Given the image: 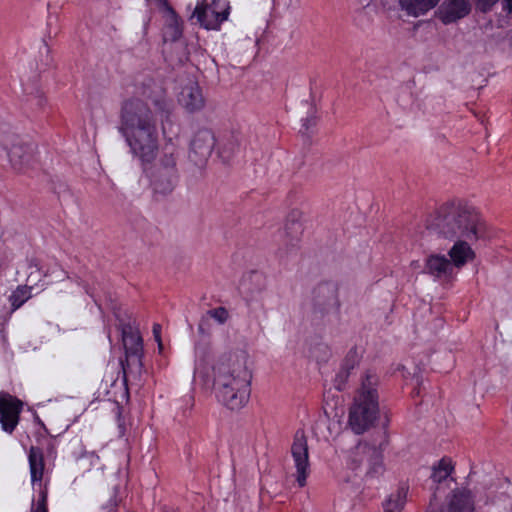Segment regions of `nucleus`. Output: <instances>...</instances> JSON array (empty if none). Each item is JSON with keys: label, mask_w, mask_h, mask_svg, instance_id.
I'll use <instances>...</instances> for the list:
<instances>
[{"label": "nucleus", "mask_w": 512, "mask_h": 512, "mask_svg": "<svg viewBox=\"0 0 512 512\" xmlns=\"http://www.w3.org/2000/svg\"><path fill=\"white\" fill-rule=\"evenodd\" d=\"M146 101H150L158 112L166 116L172 109L166 90L154 80L143 82L135 96L123 101L118 130L131 154L142 164L151 163L159 147L157 119Z\"/></svg>", "instance_id": "f257e3e1"}, {"label": "nucleus", "mask_w": 512, "mask_h": 512, "mask_svg": "<svg viewBox=\"0 0 512 512\" xmlns=\"http://www.w3.org/2000/svg\"><path fill=\"white\" fill-rule=\"evenodd\" d=\"M427 228L439 237L453 242L448 256L456 269H461L476 258L472 245L487 240L493 233L473 207L461 200L443 204L427 221Z\"/></svg>", "instance_id": "f03ea898"}, {"label": "nucleus", "mask_w": 512, "mask_h": 512, "mask_svg": "<svg viewBox=\"0 0 512 512\" xmlns=\"http://www.w3.org/2000/svg\"><path fill=\"white\" fill-rule=\"evenodd\" d=\"M512 512V483L506 478L483 476L456 485L441 505L431 502L427 512Z\"/></svg>", "instance_id": "7ed1b4c3"}, {"label": "nucleus", "mask_w": 512, "mask_h": 512, "mask_svg": "<svg viewBox=\"0 0 512 512\" xmlns=\"http://www.w3.org/2000/svg\"><path fill=\"white\" fill-rule=\"evenodd\" d=\"M247 361V353L238 351L221 357L214 366L216 396L231 410L241 409L250 398L252 373Z\"/></svg>", "instance_id": "20e7f679"}, {"label": "nucleus", "mask_w": 512, "mask_h": 512, "mask_svg": "<svg viewBox=\"0 0 512 512\" xmlns=\"http://www.w3.org/2000/svg\"><path fill=\"white\" fill-rule=\"evenodd\" d=\"M377 385V375L367 372L349 411L348 423L355 434L364 433L378 417Z\"/></svg>", "instance_id": "39448f33"}, {"label": "nucleus", "mask_w": 512, "mask_h": 512, "mask_svg": "<svg viewBox=\"0 0 512 512\" xmlns=\"http://www.w3.org/2000/svg\"><path fill=\"white\" fill-rule=\"evenodd\" d=\"M122 342L125 349V360L120 361L123 377L126 380L131 374H140L142 369L143 342L138 330L130 321L119 318Z\"/></svg>", "instance_id": "423d86ee"}, {"label": "nucleus", "mask_w": 512, "mask_h": 512, "mask_svg": "<svg viewBox=\"0 0 512 512\" xmlns=\"http://www.w3.org/2000/svg\"><path fill=\"white\" fill-rule=\"evenodd\" d=\"M383 446L381 443L378 448L375 446H371L366 442L358 443L353 449L350 450L347 457V466L353 470L357 471L360 468V464L356 463V457L358 456H367L368 469L367 474L371 476H376L384 471V463H383Z\"/></svg>", "instance_id": "0eeeda50"}, {"label": "nucleus", "mask_w": 512, "mask_h": 512, "mask_svg": "<svg viewBox=\"0 0 512 512\" xmlns=\"http://www.w3.org/2000/svg\"><path fill=\"white\" fill-rule=\"evenodd\" d=\"M290 452L293 459L296 482L299 487H304L311 472L308 443L304 432H296Z\"/></svg>", "instance_id": "6e6552de"}, {"label": "nucleus", "mask_w": 512, "mask_h": 512, "mask_svg": "<svg viewBox=\"0 0 512 512\" xmlns=\"http://www.w3.org/2000/svg\"><path fill=\"white\" fill-rule=\"evenodd\" d=\"M193 16L205 29L217 30L228 19L229 7L221 1H213L210 5H197Z\"/></svg>", "instance_id": "1a4fd4ad"}, {"label": "nucleus", "mask_w": 512, "mask_h": 512, "mask_svg": "<svg viewBox=\"0 0 512 512\" xmlns=\"http://www.w3.org/2000/svg\"><path fill=\"white\" fill-rule=\"evenodd\" d=\"M23 409L21 400L9 393H0V424L3 431L11 434L17 427Z\"/></svg>", "instance_id": "9d476101"}, {"label": "nucleus", "mask_w": 512, "mask_h": 512, "mask_svg": "<svg viewBox=\"0 0 512 512\" xmlns=\"http://www.w3.org/2000/svg\"><path fill=\"white\" fill-rule=\"evenodd\" d=\"M215 146V136L209 129L198 130L191 141L189 158L198 166L206 163Z\"/></svg>", "instance_id": "9b49d317"}, {"label": "nucleus", "mask_w": 512, "mask_h": 512, "mask_svg": "<svg viewBox=\"0 0 512 512\" xmlns=\"http://www.w3.org/2000/svg\"><path fill=\"white\" fill-rule=\"evenodd\" d=\"M176 97L178 104L188 113L199 112L205 107L206 101L202 89L193 79H188L181 84Z\"/></svg>", "instance_id": "f8f14e48"}, {"label": "nucleus", "mask_w": 512, "mask_h": 512, "mask_svg": "<svg viewBox=\"0 0 512 512\" xmlns=\"http://www.w3.org/2000/svg\"><path fill=\"white\" fill-rule=\"evenodd\" d=\"M471 8L470 0H444L438 10V17L443 24H452L468 16Z\"/></svg>", "instance_id": "ddd939ff"}, {"label": "nucleus", "mask_w": 512, "mask_h": 512, "mask_svg": "<svg viewBox=\"0 0 512 512\" xmlns=\"http://www.w3.org/2000/svg\"><path fill=\"white\" fill-rule=\"evenodd\" d=\"M28 463L31 477L32 488L41 493V489H46V485L43 483L45 460L44 454L41 448L31 446L28 451Z\"/></svg>", "instance_id": "4468645a"}, {"label": "nucleus", "mask_w": 512, "mask_h": 512, "mask_svg": "<svg viewBox=\"0 0 512 512\" xmlns=\"http://www.w3.org/2000/svg\"><path fill=\"white\" fill-rule=\"evenodd\" d=\"M454 265L449 258L443 254H430L425 260V272L435 279H447L452 276Z\"/></svg>", "instance_id": "2eb2a0df"}, {"label": "nucleus", "mask_w": 512, "mask_h": 512, "mask_svg": "<svg viewBox=\"0 0 512 512\" xmlns=\"http://www.w3.org/2000/svg\"><path fill=\"white\" fill-rule=\"evenodd\" d=\"M400 10L408 17L418 18L438 6L441 0H396Z\"/></svg>", "instance_id": "dca6fc26"}, {"label": "nucleus", "mask_w": 512, "mask_h": 512, "mask_svg": "<svg viewBox=\"0 0 512 512\" xmlns=\"http://www.w3.org/2000/svg\"><path fill=\"white\" fill-rule=\"evenodd\" d=\"M454 472L455 464L452 459L443 457L432 465L430 479L438 487L443 483L454 482Z\"/></svg>", "instance_id": "f3484780"}, {"label": "nucleus", "mask_w": 512, "mask_h": 512, "mask_svg": "<svg viewBox=\"0 0 512 512\" xmlns=\"http://www.w3.org/2000/svg\"><path fill=\"white\" fill-rule=\"evenodd\" d=\"M176 181V173L161 171L160 168H155L151 175V185L154 192L162 195L170 193L173 190Z\"/></svg>", "instance_id": "a211bd4d"}, {"label": "nucleus", "mask_w": 512, "mask_h": 512, "mask_svg": "<svg viewBox=\"0 0 512 512\" xmlns=\"http://www.w3.org/2000/svg\"><path fill=\"white\" fill-rule=\"evenodd\" d=\"M315 305L321 308L337 304V289L332 283H321L313 290Z\"/></svg>", "instance_id": "6ab92c4d"}, {"label": "nucleus", "mask_w": 512, "mask_h": 512, "mask_svg": "<svg viewBox=\"0 0 512 512\" xmlns=\"http://www.w3.org/2000/svg\"><path fill=\"white\" fill-rule=\"evenodd\" d=\"M178 156L179 152L176 145L172 142V139H169L163 148V154L156 168H160L161 171L176 173V160Z\"/></svg>", "instance_id": "aec40b11"}, {"label": "nucleus", "mask_w": 512, "mask_h": 512, "mask_svg": "<svg viewBox=\"0 0 512 512\" xmlns=\"http://www.w3.org/2000/svg\"><path fill=\"white\" fill-rule=\"evenodd\" d=\"M166 21L163 32V37L165 41H176L182 35V28L179 17L173 8H169L168 11L165 12Z\"/></svg>", "instance_id": "412c9836"}, {"label": "nucleus", "mask_w": 512, "mask_h": 512, "mask_svg": "<svg viewBox=\"0 0 512 512\" xmlns=\"http://www.w3.org/2000/svg\"><path fill=\"white\" fill-rule=\"evenodd\" d=\"M31 152V147L21 143H15L8 150L7 154L11 164L15 167L22 166L27 160Z\"/></svg>", "instance_id": "4be33fe9"}, {"label": "nucleus", "mask_w": 512, "mask_h": 512, "mask_svg": "<svg viewBox=\"0 0 512 512\" xmlns=\"http://www.w3.org/2000/svg\"><path fill=\"white\" fill-rule=\"evenodd\" d=\"M356 362L357 361L355 355H349L346 358L344 364L342 365L340 371L336 374L334 379V386L337 390L341 391L344 389L350 374V370L354 368Z\"/></svg>", "instance_id": "5701e85b"}, {"label": "nucleus", "mask_w": 512, "mask_h": 512, "mask_svg": "<svg viewBox=\"0 0 512 512\" xmlns=\"http://www.w3.org/2000/svg\"><path fill=\"white\" fill-rule=\"evenodd\" d=\"M32 296L31 287L18 286L9 296L12 311L19 309Z\"/></svg>", "instance_id": "b1692460"}, {"label": "nucleus", "mask_w": 512, "mask_h": 512, "mask_svg": "<svg viewBox=\"0 0 512 512\" xmlns=\"http://www.w3.org/2000/svg\"><path fill=\"white\" fill-rule=\"evenodd\" d=\"M248 281L251 284H255L257 286L255 290L250 288L248 289L247 301L250 302L257 300L261 296V294L265 290L266 285L263 275L257 272L250 273V275L248 276Z\"/></svg>", "instance_id": "393cba45"}, {"label": "nucleus", "mask_w": 512, "mask_h": 512, "mask_svg": "<svg viewBox=\"0 0 512 512\" xmlns=\"http://www.w3.org/2000/svg\"><path fill=\"white\" fill-rule=\"evenodd\" d=\"M406 490L401 488L396 494H392L383 504L384 512L400 511L405 503Z\"/></svg>", "instance_id": "a878e982"}, {"label": "nucleus", "mask_w": 512, "mask_h": 512, "mask_svg": "<svg viewBox=\"0 0 512 512\" xmlns=\"http://www.w3.org/2000/svg\"><path fill=\"white\" fill-rule=\"evenodd\" d=\"M48 490L41 489L36 503L32 505L31 512H48L47 507Z\"/></svg>", "instance_id": "bb28decb"}, {"label": "nucleus", "mask_w": 512, "mask_h": 512, "mask_svg": "<svg viewBox=\"0 0 512 512\" xmlns=\"http://www.w3.org/2000/svg\"><path fill=\"white\" fill-rule=\"evenodd\" d=\"M207 314L219 324H224L229 317V313L224 307H217L215 309L209 310Z\"/></svg>", "instance_id": "cd10ccee"}, {"label": "nucleus", "mask_w": 512, "mask_h": 512, "mask_svg": "<svg viewBox=\"0 0 512 512\" xmlns=\"http://www.w3.org/2000/svg\"><path fill=\"white\" fill-rule=\"evenodd\" d=\"M499 0H476V7L479 11L486 13L490 11Z\"/></svg>", "instance_id": "c85d7f7f"}, {"label": "nucleus", "mask_w": 512, "mask_h": 512, "mask_svg": "<svg viewBox=\"0 0 512 512\" xmlns=\"http://www.w3.org/2000/svg\"><path fill=\"white\" fill-rule=\"evenodd\" d=\"M153 335H154L155 340L158 342L159 348L162 349L161 325L160 324L153 325Z\"/></svg>", "instance_id": "c756f323"}, {"label": "nucleus", "mask_w": 512, "mask_h": 512, "mask_svg": "<svg viewBox=\"0 0 512 512\" xmlns=\"http://www.w3.org/2000/svg\"><path fill=\"white\" fill-rule=\"evenodd\" d=\"M149 3L156 5L159 8L164 9V11H168L169 8H172L167 0H147Z\"/></svg>", "instance_id": "7c9ffc66"}, {"label": "nucleus", "mask_w": 512, "mask_h": 512, "mask_svg": "<svg viewBox=\"0 0 512 512\" xmlns=\"http://www.w3.org/2000/svg\"><path fill=\"white\" fill-rule=\"evenodd\" d=\"M117 424H118V434L120 437L125 436L126 434V427L124 424V421L122 420L120 414L117 417Z\"/></svg>", "instance_id": "2f4dec72"}, {"label": "nucleus", "mask_w": 512, "mask_h": 512, "mask_svg": "<svg viewBox=\"0 0 512 512\" xmlns=\"http://www.w3.org/2000/svg\"><path fill=\"white\" fill-rule=\"evenodd\" d=\"M315 124V118L314 116H309L306 119H303V126L308 130L310 126H313Z\"/></svg>", "instance_id": "473e14b6"}, {"label": "nucleus", "mask_w": 512, "mask_h": 512, "mask_svg": "<svg viewBox=\"0 0 512 512\" xmlns=\"http://www.w3.org/2000/svg\"><path fill=\"white\" fill-rule=\"evenodd\" d=\"M503 9L508 13H512V0H504Z\"/></svg>", "instance_id": "72a5a7b5"}, {"label": "nucleus", "mask_w": 512, "mask_h": 512, "mask_svg": "<svg viewBox=\"0 0 512 512\" xmlns=\"http://www.w3.org/2000/svg\"><path fill=\"white\" fill-rule=\"evenodd\" d=\"M367 459H368L367 456H358V457H356V463H359L360 467H361L362 464L364 463V461H367Z\"/></svg>", "instance_id": "f704fd0d"}, {"label": "nucleus", "mask_w": 512, "mask_h": 512, "mask_svg": "<svg viewBox=\"0 0 512 512\" xmlns=\"http://www.w3.org/2000/svg\"><path fill=\"white\" fill-rule=\"evenodd\" d=\"M162 132H163V134L165 135V133H166V127H165V124H164V123H162Z\"/></svg>", "instance_id": "c9c22d12"}, {"label": "nucleus", "mask_w": 512, "mask_h": 512, "mask_svg": "<svg viewBox=\"0 0 512 512\" xmlns=\"http://www.w3.org/2000/svg\"><path fill=\"white\" fill-rule=\"evenodd\" d=\"M164 512H176V511H174V510H166Z\"/></svg>", "instance_id": "e433bc0d"}]
</instances>
